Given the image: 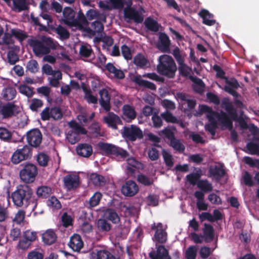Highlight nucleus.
Instances as JSON below:
<instances>
[{
    "mask_svg": "<svg viewBox=\"0 0 259 259\" xmlns=\"http://www.w3.org/2000/svg\"><path fill=\"white\" fill-rule=\"evenodd\" d=\"M179 70L182 76H188L191 74L192 69L184 63V61L181 63H178Z\"/></svg>",
    "mask_w": 259,
    "mask_h": 259,
    "instance_id": "nucleus-47",
    "label": "nucleus"
},
{
    "mask_svg": "<svg viewBox=\"0 0 259 259\" xmlns=\"http://www.w3.org/2000/svg\"><path fill=\"white\" fill-rule=\"evenodd\" d=\"M27 37L25 31L18 28L7 26V32L4 34L2 39H0V45L9 48L15 43V39L21 42Z\"/></svg>",
    "mask_w": 259,
    "mask_h": 259,
    "instance_id": "nucleus-3",
    "label": "nucleus"
},
{
    "mask_svg": "<svg viewBox=\"0 0 259 259\" xmlns=\"http://www.w3.org/2000/svg\"><path fill=\"white\" fill-rule=\"evenodd\" d=\"M29 44L37 56L47 54L50 53L51 49H57L58 44L51 38L42 36L40 40H31Z\"/></svg>",
    "mask_w": 259,
    "mask_h": 259,
    "instance_id": "nucleus-2",
    "label": "nucleus"
},
{
    "mask_svg": "<svg viewBox=\"0 0 259 259\" xmlns=\"http://www.w3.org/2000/svg\"><path fill=\"white\" fill-rule=\"evenodd\" d=\"M149 256L151 259H171L168 250L163 245H159L156 251L150 252Z\"/></svg>",
    "mask_w": 259,
    "mask_h": 259,
    "instance_id": "nucleus-20",
    "label": "nucleus"
},
{
    "mask_svg": "<svg viewBox=\"0 0 259 259\" xmlns=\"http://www.w3.org/2000/svg\"><path fill=\"white\" fill-rule=\"evenodd\" d=\"M79 54L84 58L91 59L94 56V53L91 46L88 44H84L80 46L79 49Z\"/></svg>",
    "mask_w": 259,
    "mask_h": 259,
    "instance_id": "nucleus-32",
    "label": "nucleus"
},
{
    "mask_svg": "<svg viewBox=\"0 0 259 259\" xmlns=\"http://www.w3.org/2000/svg\"><path fill=\"white\" fill-rule=\"evenodd\" d=\"M77 154L83 157H89L93 153V148L91 145L88 144H80L76 148Z\"/></svg>",
    "mask_w": 259,
    "mask_h": 259,
    "instance_id": "nucleus-22",
    "label": "nucleus"
},
{
    "mask_svg": "<svg viewBox=\"0 0 259 259\" xmlns=\"http://www.w3.org/2000/svg\"><path fill=\"white\" fill-rule=\"evenodd\" d=\"M97 227L99 230L108 232L111 229L110 224L106 220L100 219L97 222Z\"/></svg>",
    "mask_w": 259,
    "mask_h": 259,
    "instance_id": "nucleus-44",
    "label": "nucleus"
},
{
    "mask_svg": "<svg viewBox=\"0 0 259 259\" xmlns=\"http://www.w3.org/2000/svg\"><path fill=\"white\" fill-rule=\"evenodd\" d=\"M134 62L137 66L143 68L147 67L148 61L147 59L141 54H138L134 59Z\"/></svg>",
    "mask_w": 259,
    "mask_h": 259,
    "instance_id": "nucleus-40",
    "label": "nucleus"
},
{
    "mask_svg": "<svg viewBox=\"0 0 259 259\" xmlns=\"http://www.w3.org/2000/svg\"><path fill=\"white\" fill-rule=\"evenodd\" d=\"M246 148L250 154L259 156V144L250 142L247 144Z\"/></svg>",
    "mask_w": 259,
    "mask_h": 259,
    "instance_id": "nucleus-51",
    "label": "nucleus"
},
{
    "mask_svg": "<svg viewBox=\"0 0 259 259\" xmlns=\"http://www.w3.org/2000/svg\"><path fill=\"white\" fill-rule=\"evenodd\" d=\"M84 98L89 103L95 104L97 103L98 99L97 97L93 96L90 90H84Z\"/></svg>",
    "mask_w": 259,
    "mask_h": 259,
    "instance_id": "nucleus-60",
    "label": "nucleus"
},
{
    "mask_svg": "<svg viewBox=\"0 0 259 259\" xmlns=\"http://www.w3.org/2000/svg\"><path fill=\"white\" fill-rule=\"evenodd\" d=\"M36 194L39 197L47 198L52 194V189L47 186H41L37 188Z\"/></svg>",
    "mask_w": 259,
    "mask_h": 259,
    "instance_id": "nucleus-41",
    "label": "nucleus"
},
{
    "mask_svg": "<svg viewBox=\"0 0 259 259\" xmlns=\"http://www.w3.org/2000/svg\"><path fill=\"white\" fill-rule=\"evenodd\" d=\"M102 42V47L104 49L108 50L109 47H111L113 43V39L108 36H105L101 39Z\"/></svg>",
    "mask_w": 259,
    "mask_h": 259,
    "instance_id": "nucleus-62",
    "label": "nucleus"
},
{
    "mask_svg": "<svg viewBox=\"0 0 259 259\" xmlns=\"http://www.w3.org/2000/svg\"><path fill=\"white\" fill-rule=\"evenodd\" d=\"M31 154L29 146L25 145L22 148L17 149L12 154L11 161L13 164H17L21 161L28 159Z\"/></svg>",
    "mask_w": 259,
    "mask_h": 259,
    "instance_id": "nucleus-10",
    "label": "nucleus"
},
{
    "mask_svg": "<svg viewBox=\"0 0 259 259\" xmlns=\"http://www.w3.org/2000/svg\"><path fill=\"white\" fill-rule=\"evenodd\" d=\"M199 15L203 19V23L206 25L211 26L215 24V21L213 19V15L207 10H203L199 13Z\"/></svg>",
    "mask_w": 259,
    "mask_h": 259,
    "instance_id": "nucleus-31",
    "label": "nucleus"
},
{
    "mask_svg": "<svg viewBox=\"0 0 259 259\" xmlns=\"http://www.w3.org/2000/svg\"><path fill=\"white\" fill-rule=\"evenodd\" d=\"M159 63L157 66L158 72L168 77L173 78L177 71V66L172 58L167 55L159 57Z\"/></svg>",
    "mask_w": 259,
    "mask_h": 259,
    "instance_id": "nucleus-5",
    "label": "nucleus"
},
{
    "mask_svg": "<svg viewBox=\"0 0 259 259\" xmlns=\"http://www.w3.org/2000/svg\"><path fill=\"white\" fill-rule=\"evenodd\" d=\"M47 204L49 206L56 209L60 208L61 207V203L55 197H51L48 199Z\"/></svg>",
    "mask_w": 259,
    "mask_h": 259,
    "instance_id": "nucleus-61",
    "label": "nucleus"
},
{
    "mask_svg": "<svg viewBox=\"0 0 259 259\" xmlns=\"http://www.w3.org/2000/svg\"><path fill=\"white\" fill-rule=\"evenodd\" d=\"M177 98L178 100H181L182 107L184 111L191 110L196 105L195 101L193 99H190L188 96L185 93H177Z\"/></svg>",
    "mask_w": 259,
    "mask_h": 259,
    "instance_id": "nucleus-16",
    "label": "nucleus"
},
{
    "mask_svg": "<svg viewBox=\"0 0 259 259\" xmlns=\"http://www.w3.org/2000/svg\"><path fill=\"white\" fill-rule=\"evenodd\" d=\"M138 181L145 186L150 185L153 183V180L145 175L141 174L137 177Z\"/></svg>",
    "mask_w": 259,
    "mask_h": 259,
    "instance_id": "nucleus-55",
    "label": "nucleus"
},
{
    "mask_svg": "<svg viewBox=\"0 0 259 259\" xmlns=\"http://www.w3.org/2000/svg\"><path fill=\"white\" fill-rule=\"evenodd\" d=\"M63 21L70 27H75L81 29L88 25L87 20L82 13H78L77 18L75 19V13L70 8H65L63 11Z\"/></svg>",
    "mask_w": 259,
    "mask_h": 259,
    "instance_id": "nucleus-4",
    "label": "nucleus"
},
{
    "mask_svg": "<svg viewBox=\"0 0 259 259\" xmlns=\"http://www.w3.org/2000/svg\"><path fill=\"white\" fill-rule=\"evenodd\" d=\"M170 146L176 150L183 152L185 150V146L179 140L174 138L170 141Z\"/></svg>",
    "mask_w": 259,
    "mask_h": 259,
    "instance_id": "nucleus-50",
    "label": "nucleus"
},
{
    "mask_svg": "<svg viewBox=\"0 0 259 259\" xmlns=\"http://www.w3.org/2000/svg\"><path fill=\"white\" fill-rule=\"evenodd\" d=\"M213 229L209 224H204L203 229V235L201 236L206 242H209L213 238Z\"/></svg>",
    "mask_w": 259,
    "mask_h": 259,
    "instance_id": "nucleus-27",
    "label": "nucleus"
},
{
    "mask_svg": "<svg viewBox=\"0 0 259 259\" xmlns=\"http://www.w3.org/2000/svg\"><path fill=\"white\" fill-rule=\"evenodd\" d=\"M162 153L166 166L172 167L174 165V159L172 155L166 150H163Z\"/></svg>",
    "mask_w": 259,
    "mask_h": 259,
    "instance_id": "nucleus-49",
    "label": "nucleus"
},
{
    "mask_svg": "<svg viewBox=\"0 0 259 259\" xmlns=\"http://www.w3.org/2000/svg\"><path fill=\"white\" fill-rule=\"evenodd\" d=\"M32 195V190L27 186H21L12 195L14 204L20 207L27 206Z\"/></svg>",
    "mask_w": 259,
    "mask_h": 259,
    "instance_id": "nucleus-6",
    "label": "nucleus"
},
{
    "mask_svg": "<svg viewBox=\"0 0 259 259\" xmlns=\"http://www.w3.org/2000/svg\"><path fill=\"white\" fill-rule=\"evenodd\" d=\"M12 137L11 132L7 128L0 127V139L7 141L11 139Z\"/></svg>",
    "mask_w": 259,
    "mask_h": 259,
    "instance_id": "nucleus-59",
    "label": "nucleus"
},
{
    "mask_svg": "<svg viewBox=\"0 0 259 259\" xmlns=\"http://www.w3.org/2000/svg\"><path fill=\"white\" fill-rule=\"evenodd\" d=\"M122 134L123 137L132 141L143 137L142 131L138 127L134 125L124 127Z\"/></svg>",
    "mask_w": 259,
    "mask_h": 259,
    "instance_id": "nucleus-12",
    "label": "nucleus"
},
{
    "mask_svg": "<svg viewBox=\"0 0 259 259\" xmlns=\"http://www.w3.org/2000/svg\"><path fill=\"white\" fill-rule=\"evenodd\" d=\"M18 107L12 103L0 105V119H8L16 116L18 113Z\"/></svg>",
    "mask_w": 259,
    "mask_h": 259,
    "instance_id": "nucleus-11",
    "label": "nucleus"
},
{
    "mask_svg": "<svg viewBox=\"0 0 259 259\" xmlns=\"http://www.w3.org/2000/svg\"><path fill=\"white\" fill-rule=\"evenodd\" d=\"M102 195L99 192H96L91 197L89 200V205L91 207H94L97 206L101 200Z\"/></svg>",
    "mask_w": 259,
    "mask_h": 259,
    "instance_id": "nucleus-43",
    "label": "nucleus"
},
{
    "mask_svg": "<svg viewBox=\"0 0 259 259\" xmlns=\"http://www.w3.org/2000/svg\"><path fill=\"white\" fill-rule=\"evenodd\" d=\"M104 120L108 126L114 129H116L117 124L121 122L119 117L112 112H109L107 116H105Z\"/></svg>",
    "mask_w": 259,
    "mask_h": 259,
    "instance_id": "nucleus-25",
    "label": "nucleus"
},
{
    "mask_svg": "<svg viewBox=\"0 0 259 259\" xmlns=\"http://www.w3.org/2000/svg\"><path fill=\"white\" fill-rule=\"evenodd\" d=\"M192 80L194 82V90L198 93L202 92L204 89V84L202 80L197 78H193Z\"/></svg>",
    "mask_w": 259,
    "mask_h": 259,
    "instance_id": "nucleus-48",
    "label": "nucleus"
},
{
    "mask_svg": "<svg viewBox=\"0 0 259 259\" xmlns=\"http://www.w3.org/2000/svg\"><path fill=\"white\" fill-rule=\"evenodd\" d=\"M26 0H13L12 9L16 12H21L27 9Z\"/></svg>",
    "mask_w": 259,
    "mask_h": 259,
    "instance_id": "nucleus-38",
    "label": "nucleus"
},
{
    "mask_svg": "<svg viewBox=\"0 0 259 259\" xmlns=\"http://www.w3.org/2000/svg\"><path fill=\"white\" fill-rule=\"evenodd\" d=\"M70 130L66 134V139L71 144H74L80 139V134H85L86 130L74 121L69 123Z\"/></svg>",
    "mask_w": 259,
    "mask_h": 259,
    "instance_id": "nucleus-8",
    "label": "nucleus"
},
{
    "mask_svg": "<svg viewBox=\"0 0 259 259\" xmlns=\"http://www.w3.org/2000/svg\"><path fill=\"white\" fill-rule=\"evenodd\" d=\"M159 42L158 44V48L162 52L168 51L170 40L168 36L165 33H161L159 34Z\"/></svg>",
    "mask_w": 259,
    "mask_h": 259,
    "instance_id": "nucleus-26",
    "label": "nucleus"
},
{
    "mask_svg": "<svg viewBox=\"0 0 259 259\" xmlns=\"http://www.w3.org/2000/svg\"><path fill=\"white\" fill-rule=\"evenodd\" d=\"M159 135L161 136H164L170 141L175 138L174 132L169 127H166L163 130L159 132Z\"/></svg>",
    "mask_w": 259,
    "mask_h": 259,
    "instance_id": "nucleus-54",
    "label": "nucleus"
},
{
    "mask_svg": "<svg viewBox=\"0 0 259 259\" xmlns=\"http://www.w3.org/2000/svg\"><path fill=\"white\" fill-rule=\"evenodd\" d=\"M248 117L244 114V131L248 130L253 135H255L259 133L258 127L253 123H248Z\"/></svg>",
    "mask_w": 259,
    "mask_h": 259,
    "instance_id": "nucleus-36",
    "label": "nucleus"
},
{
    "mask_svg": "<svg viewBox=\"0 0 259 259\" xmlns=\"http://www.w3.org/2000/svg\"><path fill=\"white\" fill-rule=\"evenodd\" d=\"M144 23L146 27L151 31L156 32L159 29V25L157 22L150 18H147Z\"/></svg>",
    "mask_w": 259,
    "mask_h": 259,
    "instance_id": "nucleus-42",
    "label": "nucleus"
},
{
    "mask_svg": "<svg viewBox=\"0 0 259 259\" xmlns=\"http://www.w3.org/2000/svg\"><path fill=\"white\" fill-rule=\"evenodd\" d=\"M151 229L155 231L154 238L156 241L159 243H164L166 241V233L161 223H158L156 224L154 223L152 226Z\"/></svg>",
    "mask_w": 259,
    "mask_h": 259,
    "instance_id": "nucleus-18",
    "label": "nucleus"
},
{
    "mask_svg": "<svg viewBox=\"0 0 259 259\" xmlns=\"http://www.w3.org/2000/svg\"><path fill=\"white\" fill-rule=\"evenodd\" d=\"M161 117L167 122L176 123L178 122L177 118L168 111L162 113Z\"/></svg>",
    "mask_w": 259,
    "mask_h": 259,
    "instance_id": "nucleus-56",
    "label": "nucleus"
},
{
    "mask_svg": "<svg viewBox=\"0 0 259 259\" xmlns=\"http://www.w3.org/2000/svg\"><path fill=\"white\" fill-rule=\"evenodd\" d=\"M68 245L73 250L79 251L83 247V242L80 236L77 234H74L71 237Z\"/></svg>",
    "mask_w": 259,
    "mask_h": 259,
    "instance_id": "nucleus-23",
    "label": "nucleus"
},
{
    "mask_svg": "<svg viewBox=\"0 0 259 259\" xmlns=\"http://www.w3.org/2000/svg\"><path fill=\"white\" fill-rule=\"evenodd\" d=\"M2 95L6 100H11L13 99L16 95V91L15 88L9 87L5 88L2 92Z\"/></svg>",
    "mask_w": 259,
    "mask_h": 259,
    "instance_id": "nucleus-35",
    "label": "nucleus"
},
{
    "mask_svg": "<svg viewBox=\"0 0 259 259\" xmlns=\"http://www.w3.org/2000/svg\"><path fill=\"white\" fill-rule=\"evenodd\" d=\"M62 116V112L58 108L55 107L51 109L47 107L44 109L41 113V117L43 120H47L52 118L55 120L61 118Z\"/></svg>",
    "mask_w": 259,
    "mask_h": 259,
    "instance_id": "nucleus-15",
    "label": "nucleus"
},
{
    "mask_svg": "<svg viewBox=\"0 0 259 259\" xmlns=\"http://www.w3.org/2000/svg\"><path fill=\"white\" fill-rule=\"evenodd\" d=\"M57 33L62 39H66L69 37V34L67 30L61 26H59L56 29Z\"/></svg>",
    "mask_w": 259,
    "mask_h": 259,
    "instance_id": "nucleus-63",
    "label": "nucleus"
},
{
    "mask_svg": "<svg viewBox=\"0 0 259 259\" xmlns=\"http://www.w3.org/2000/svg\"><path fill=\"white\" fill-rule=\"evenodd\" d=\"M42 238L45 244L50 245L55 242L57 236L53 230H48L43 233Z\"/></svg>",
    "mask_w": 259,
    "mask_h": 259,
    "instance_id": "nucleus-28",
    "label": "nucleus"
},
{
    "mask_svg": "<svg viewBox=\"0 0 259 259\" xmlns=\"http://www.w3.org/2000/svg\"><path fill=\"white\" fill-rule=\"evenodd\" d=\"M37 175V169L36 166L29 163L26 164L19 172L21 180L26 183H30L34 182Z\"/></svg>",
    "mask_w": 259,
    "mask_h": 259,
    "instance_id": "nucleus-9",
    "label": "nucleus"
},
{
    "mask_svg": "<svg viewBox=\"0 0 259 259\" xmlns=\"http://www.w3.org/2000/svg\"><path fill=\"white\" fill-rule=\"evenodd\" d=\"M63 182L67 190H71L78 187L79 183V178L75 175H68L63 178Z\"/></svg>",
    "mask_w": 259,
    "mask_h": 259,
    "instance_id": "nucleus-19",
    "label": "nucleus"
},
{
    "mask_svg": "<svg viewBox=\"0 0 259 259\" xmlns=\"http://www.w3.org/2000/svg\"><path fill=\"white\" fill-rule=\"evenodd\" d=\"M50 160L49 156L45 153H39L36 157V160L40 166H46Z\"/></svg>",
    "mask_w": 259,
    "mask_h": 259,
    "instance_id": "nucleus-45",
    "label": "nucleus"
},
{
    "mask_svg": "<svg viewBox=\"0 0 259 259\" xmlns=\"http://www.w3.org/2000/svg\"><path fill=\"white\" fill-rule=\"evenodd\" d=\"M197 186L204 192H208L212 190V184L206 180H199L197 183Z\"/></svg>",
    "mask_w": 259,
    "mask_h": 259,
    "instance_id": "nucleus-39",
    "label": "nucleus"
},
{
    "mask_svg": "<svg viewBox=\"0 0 259 259\" xmlns=\"http://www.w3.org/2000/svg\"><path fill=\"white\" fill-rule=\"evenodd\" d=\"M135 117L136 112L134 109L129 105H124L123 107V118L129 121Z\"/></svg>",
    "mask_w": 259,
    "mask_h": 259,
    "instance_id": "nucleus-29",
    "label": "nucleus"
},
{
    "mask_svg": "<svg viewBox=\"0 0 259 259\" xmlns=\"http://www.w3.org/2000/svg\"><path fill=\"white\" fill-rule=\"evenodd\" d=\"M121 190L124 196L132 197L138 193L139 187L134 181L130 180L122 186Z\"/></svg>",
    "mask_w": 259,
    "mask_h": 259,
    "instance_id": "nucleus-17",
    "label": "nucleus"
},
{
    "mask_svg": "<svg viewBox=\"0 0 259 259\" xmlns=\"http://www.w3.org/2000/svg\"><path fill=\"white\" fill-rule=\"evenodd\" d=\"M97 147L105 155L120 156L123 158L128 156V153L125 150L112 144L100 142L98 143Z\"/></svg>",
    "mask_w": 259,
    "mask_h": 259,
    "instance_id": "nucleus-7",
    "label": "nucleus"
},
{
    "mask_svg": "<svg viewBox=\"0 0 259 259\" xmlns=\"http://www.w3.org/2000/svg\"><path fill=\"white\" fill-rule=\"evenodd\" d=\"M106 68L117 78L122 79L124 77L123 71L121 69L116 68L112 63H109L107 64Z\"/></svg>",
    "mask_w": 259,
    "mask_h": 259,
    "instance_id": "nucleus-33",
    "label": "nucleus"
},
{
    "mask_svg": "<svg viewBox=\"0 0 259 259\" xmlns=\"http://www.w3.org/2000/svg\"><path fill=\"white\" fill-rule=\"evenodd\" d=\"M222 108L226 110L230 115V119L227 114L221 111L220 113L215 112L211 108L205 105H201L199 107L201 113L206 114V116L209 123L205 126V129L212 136L215 135L217 122L220 123L223 128H231L232 120L238 122L241 128H243V112L240 110L239 115H238L237 110L234 108L232 102L227 98L223 100L221 103Z\"/></svg>",
    "mask_w": 259,
    "mask_h": 259,
    "instance_id": "nucleus-1",
    "label": "nucleus"
},
{
    "mask_svg": "<svg viewBox=\"0 0 259 259\" xmlns=\"http://www.w3.org/2000/svg\"><path fill=\"white\" fill-rule=\"evenodd\" d=\"M96 259H115V257L108 250H100L96 253Z\"/></svg>",
    "mask_w": 259,
    "mask_h": 259,
    "instance_id": "nucleus-46",
    "label": "nucleus"
},
{
    "mask_svg": "<svg viewBox=\"0 0 259 259\" xmlns=\"http://www.w3.org/2000/svg\"><path fill=\"white\" fill-rule=\"evenodd\" d=\"M209 174L216 180H219L225 175V172L222 166H215L210 168Z\"/></svg>",
    "mask_w": 259,
    "mask_h": 259,
    "instance_id": "nucleus-34",
    "label": "nucleus"
},
{
    "mask_svg": "<svg viewBox=\"0 0 259 259\" xmlns=\"http://www.w3.org/2000/svg\"><path fill=\"white\" fill-rule=\"evenodd\" d=\"M26 139L30 146L37 147L41 142V133L38 129L31 130L27 133Z\"/></svg>",
    "mask_w": 259,
    "mask_h": 259,
    "instance_id": "nucleus-14",
    "label": "nucleus"
},
{
    "mask_svg": "<svg viewBox=\"0 0 259 259\" xmlns=\"http://www.w3.org/2000/svg\"><path fill=\"white\" fill-rule=\"evenodd\" d=\"M105 215L106 219L113 223L117 224L120 221L119 215L114 209H108L105 212Z\"/></svg>",
    "mask_w": 259,
    "mask_h": 259,
    "instance_id": "nucleus-37",
    "label": "nucleus"
},
{
    "mask_svg": "<svg viewBox=\"0 0 259 259\" xmlns=\"http://www.w3.org/2000/svg\"><path fill=\"white\" fill-rule=\"evenodd\" d=\"M125 16L129 19L133 20L137 23H142L143 21L142 13L144 10L140 6L139 10H136L133 8H126L124 10Z\"/></svg>",
    "mask_w": 259,
    "mask_h": 259,
    "instance_id": "nucleus-13",
    "label": "nucleus"
},
{
    "mask_svg": "<svg viewBox=\"0 0 259 259\" xmlns=\"http://www.w3.org/2000/svg\"><path fill=\"white\" fill-rule=\"evenodd\" d=\"M244 162L252 167H255L259 169V159H253L249 157L245 156L244 157Z\"/></svg>",
    "mask_w": 259,
    "mask_h": 259,
    "instance_id": "nucleus-58",
    "label": "nucleus"
},
{
    "mask_svg": "<svg viewBox=\"0 0 259 259\" xmlns=\"http://www.w3.org/2000/svg\"><path fill=\"white\" fill-rule=\"evenodd\" d=\"M135 82L139 85L149 89L151 90H155V84L150 81L144 80L141 75H137L134 78Z\"/></svg>",
    "mask_w": 259,
    "mask_h": 259,
    "instance_id": "nucleus-30",
    "label": "nucleus"
},
{
    "mask_svg": "<svg viewBox=\"0 0 259 259\" xmlns=\"http://www.w3.org/2000/svg\"><path fill=\"white\" fill-rule=\"evenodd\" d=\"M27 69L31 72H36L38 69V65L36 61L34 60H30L27 64Z\"/></svg>",
    "mask_w": 259,
    "mask_h": 259,
    "instance_id": "nucleus-64",
    "label": "nucleus"
},
{
    "mask_svg": "<svg viewBox=\"0 0 259 259\" xmlns=\"http://www.w3.org/2000/svg\"><path fill=\"white\" fill-rule=\"evenodd\" d=\"M196 253V247L195 246H191L186 251V257L187 259H195Z\"/></svg>",
    "mask_w": 259,
    "mask_h": 259,
    "instance_id": "nucleus-57",
    "label": "nucleus"
},
{
    "mask_svg": "<svg viewBox=\"0 0 259 259\" xmlns=\"http://www.w3.org/2000/svg\"><path fill=\"white\" fill-rule=\"evenodd\" d=\"M19 91L21 94L25 95L28 97H31L33 94L32 88L25 84H22L19 86Z\"/></svg>",
    "mask_w": 259,
    "mask_h": 259,
    "instance_id": "nucleus-53",
    "label": "nucleus"
},
{
    "mask_svg": "<svg viewBox=\"0 0 259 259\" xmlns=\"http://www.w3.org/2000/svg\"><path fill=\"white\" fill-rule=\"evenodd\" d=\"M42 101L38 99L33 98L30 101L29 107L32 111L37 110L42 106Z\"/></svg>",
    "mask_w": 259,
    "mask_h": 259,
    "instance_id": "nucleus-52",
    "label": "nucleus"
},
{
    "mask_svg": "<svg viewBox=\"0 0 259 259\" xmlns=\"http://www.w3.org/2000/svg\"><path fill=\"white\" fill-rule=\"evenodd\" d=\"M99 95L100 99L99 100L100 105L104 108L106 111H108L110 110V96L105 89H103L99 92Z\"/></svg>",
    "mask_w": 259,
    "mask_h": 259,
    "instance_id": "nucleus-21",
    "label": "nucleus"
},
{
    "mask_svg": "<svg viewBox=\"0 0 259 259\" xmlns=\"http://www.w3.org/2000/svg\"><path fill=\"white\" fill-rule=\"evenodd\" d=\"M226 84L224 87L226 92L232 95L235 97H238L237 93L235 89L237 88L239 84L236 79L234 78L227 79L226 81Z\"/></svg>",
    "mask_w": 259,
    "mask_h": 259,
    "instance_id": "nucleus-24",
    "label": "nucleus"
}]
</instances>
